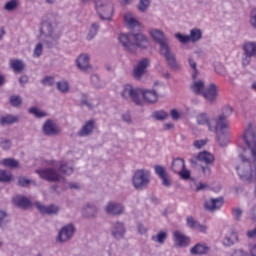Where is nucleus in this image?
<instances>
[{
  "label": "nucleus",
  "instance_id": "f257e3e1",
  "mask_svg": "<svg viewBox=\"0 0 256 256\" xmlns=\"http://www.w3.org/2000/svg\"><path fill=\"white\" fill-rule=\"evenodd\" d=\"M63 18L59 14H51L46 20L41 23L40 39L49 49L55 47L61 38V34L56 33L57 27L61 25Z\"/></svg>",
  "mask_w": 256,
  "mask_h": 256
},
{
  "label": "nucleus",
  "instance_id": "f03ea898",
  "mask_svg": "<svg viewBox=\"0 0 256 256\" xmlns=\"http://www.w3.org/2000/svg\"><path fill=\"white\" fill-rule=\"evenodd\" d=\"M119 43L128 53H137V49L147 51L149 48V40L143 33L131 32L129 34H120Z\"/></svg>",
  "mask_w": 256,
  "mask_h": 256
},
{
  "label": "nucleus",
  "instance_id": "7ed1b4c3",
  "mask_svg": "<svg viewBox=\"0 0 256 256\" xmlns=\"http://www.w3.org/2000/svg\"><path fill=\"white\" fill-rule=\"evenodd\" d=\"M132 185L137 191H143L151 185V171L148 169H138L132 176Z\"/></svg>",
  "mask_w": 256,
  "mask_h": 256
},
{
  "label": "nucleus",
  "instance_id": "20e7f679",
  "mask_svg": "<svg viewBox=\"0 0 256 256\" xmlns=\"http://www.w3.org/2000/svg\"><path fill=\"white\" fill-rule=\"evenodd\" d=\"M96 13L102 21H111L113 17V3L111 0H95Z\"/></svg>",
  "mask_w": 256,
  "mask_h": 256
},
{
  "label": "nucleus",
  "instance_id": "39448f33",
  "mask_svg": "<svg viewBox=\"0 0 256 256\" xmlns=\"http://www.w3.org/2000/svg\"><path fill=\"white\" fill-rule=\"evenodd\" d=\"M122 99L128 101L131 99L136 105L141 107L143 105V100L141 99V88L133 87L131 84H125L121 92Z\"/></svg>",
  "mask_w": 256,
  "mask_h": 256
},
{
  "label": "nucleus",
  "instance_id": "423d86ee",
  "mask_svg": "<svg viewBox=\"0 0 256 256\" xmlns=\"http://www.w3.org/2000/svg\"><path fill=\"white\" fill-rule=\"evenodd\" d=\"M36 173L39 175L40 179L51 183H59V181L63 180V174H61L57 168L49 167L38 169Z\"/></svg>",
  "mask_w": 256,
  "mask_h": 256
},
{
  "label": "nucleus",
  "instance_id": "0eeeda50",
  "mask_svg": "<svg viewBox=\"0 0 256 256\" xmlns=\"http://www.w3.org/2000/svg\"><path fill=\"white\" fill-rule=\"evenodd\" d=\"M242 66L248 67L251 65L252 58L256 59V42L248 41L242 45Z\"/></svg>",
  "mask_w": 256,
  "mask_h": 256
},
{
  "label": "nucleus",
  "instance_id": "6e6552de",
  "mask_svg": "<svg viewBox=\"0 0 256 256\" xmlns=\"http://www.w3.org/2000/svg\"><path fill=\"white\" fill-rule=\"evenodd\" d=\"M149 33L155 43H158L159 53L169 48V38L165 36V33L162 30H159L157 28H151L149 30Z\"/></svg>",
  "mask_w": 256,
  "mask_h": 256
},
{
  "label": "nucleus",
  "instance_id": "1a4fd4ad",
  "mask_svg": "<svg viewBox=\"0 0 256 256\" xmlns=\"http://www.w3.org/2000/svg\"><path fill=\"white\" fill-rule=\"evenodd\" d=\"M75 225L73 223H69L64 225L58 232L56 241L58 243H67V241H71L73 236L75 235Z\"/></svg>",
  "mask_w": 256,
  "mask_h": 256
},
{
  "label": "nucleus",
  "instance_id": "9d476101",
  "mask_svg": "<svg viewBox=\"0 0 256 256\" xmlns=\"http://www.w3.org/2000/svg\"><path fill=\"white\" fill-rule=\"evenodd\" d=\"M149 65H151L149 58H142L133 68L132 77H134L136 81H141V79H143V75L147 73V67H149Z\"/></svg>",
  "mask_w": 256,
  "mask_h": 256
},
{
  "label": "nucleus",
  "instance_id": "9b49d317",
  "mask_svg": "<svg viewBox=\"0 0 256 256\" xmlns=\"http://www.w3.org/2000/svg\"><path fill=\"white\" fill-rule=\"evenodd\" d=\"M160 55L166 59V62L168 63V67L172 71H181V65L179 62H177V58L175 57V54L171 52V47L166 48L165 50H162L160 52Z\"/></svg>",
  "mask_w": 256,
  "mask_h": 256
},
{
  "label": "nucleus",
  "instance_id": "f8f14e48",
  "mask_svg": "<svg viewBox=\"0 0 256 256\" xmlns=\"http://www.w3.org/2000/svg\"><path fill=\"white\" fill-rule=\"evenodd\" d=\"M110 233L116 241H121L125 239V234L127 233V228H125V223L121 221H115L111 224Z\"/></svg>",
  "mask_w": 256,
  "mask_h": 256
},
{
  "label": "nucleus",
  "instance_id": "ddd939ff",
  "mask_svg": "<svg viewBox=\"0 0 256 256\" xmlns=\"http://www.w3.org/2000/svg\"><path fill=\"white\" fill-rule=\"evenodd\" d=\"M219 96V89L217 88V85L215 83L209 84L205 89L204 92H202V97L210 103V105H213L217 101V97Z\"/></svg>",
  "mask_w": 256,
  "mask_h": 256
},
{
  "label": "nucleus",
  "instance_id": "4468645a",
  "mask_svg": "<svg viewBox=\"0 0 256 256\" xmlns=\"http://www.w3.org/2000/svg\"><path fill=\"white\" fill-rule=\"evenodd\" d=\"M104 211L107 215L119 217L125 213V206L119 202H108L104 207Z\"/></svg>",
  "mask_w": 256,
  "mask_h": 256
},
{
  "label": "nucleus",
  "instance_id": "2eb2a0df",
  "mask_svg": "<svg viewBox=\"0 0 256 256\" xmlns=\"http://www.w3.org/2000/svg\"><path fill=\"white\" fill-rule=\"evenodd\" d=\"M42 133L47 137H56L61 133V128L51 119H48L44 122L42 126Z\"/></svg>",
  "mask_w": 256,
  "mask_h": 256
},
{
  "label": "nucleus",
  "instance_id": "dca6fc26",
  "mask_svg": "<svg viewBox=\"0 0 256 256\" xmlns=\"http://www.w3.org/2000/svg\"><path fill=\"white\" fill-rule=\"evenodd\" d=\"M91 57L87 53L80 54L76 59V65L80 71L83 73H91L93 71V67H91Z\"/></svg>",
  "mask_w": 256,
  "mask_h": 256
},
{
  "label": "nucleus",
  "instance_id": "f3484780",
  "mask_svg": "<svg viewBox=\"0 0 256 256\" xmlns=\"http://www.w3.org/2000/svg\"><path fill=\"white\" fill-rule=\"evenodd\" d=\"M99 213V208L93 203H86L81 209V215L84 219H95Z\"/></svg>",
  "mask_w": 256,
  "mask_h": 256
},
{
  "label": "nucleus",
  "instance_id": "a211bd4d",
  "mask_svg": "<svg viewBox=\"0 0 256 256\" xmlns=\"http://www.w3.org/2000/svg\"><path fill=\"white\" fill-rule=\"evenodd\" d=\"M35 207L38 209L41 215H59V211H61V208H59L57 205L51 204L45 206L41 202H36Z\"/></svg>",
  "mask_w": 256,
  "mask_h": 256
},
{
  "label": "nucleus",
  "instance_id": "6ab92c4d",
  "mask_svg": "<svg viewBox=\"0 0 256 256\" xmlns=\"http://www.w3.org/2000/svg\"><path fill=\"white\" fill-rule=\"evenodd\" d=\"M95 119H90L84 122L81 129L77 132L78 137H89L95 131Z\"/></svg>",
  "mask_w": 256,
  "mask_h": 256
},
{
  "label": "nucleus",
  "instance_id": "aec40b11",
  "mask_svg": "<svg viewBox=\"0 0 256 256\" xmlns=\"http://www.w3.org/2000/svg\"><path fill=\"white\" fill-rule=\"evenodd\" d=\"M173 240H174L175 246L179 248L189 247L191 243V238H189V236L183 234L180 231L173 232Z\"/></svg>",
  "mask_w": 256,
  "mask_h": 256
},
{
  "label": "nucleus",
  "instance_id": "412c9836",
  "mask_svg": "<svg viewBox=\"0 0 256 256\" xmlns=\"http://www.w3.org/2000/svg\"><path fill=\"white\" fill-rule=\"evenodd\" d=\"M212 127L210 131H214L215 133H223L227 131V118H223V116H218V118H213Z\"/></svg>",
  "mask_w": 256,
  "mask_h": 256
},
{
  "label": "nucleus",
  "instance_id": "4be33fe9",
  "mask_svg": "<svg viewBox=\"0 0 256 256\" xmlns=\"http://www.w3.org/2000/svg\"><path fill=\"white\" fill-rule=\"evenodd\" d=\"M225 199L223 197L211 198L210 201L205 202L204 207L206 211H217L223 207Z\"/></svg>",
  "mask_w": 256,
  "mask_h": 256
},
{
  "label": "nucleus",
  "instance_id": "5701e85b",
  "mask_svg": "<svg viewBox=\"0 0 256 256\" xmlns=\"http://www.w3.org/2000/svg\"><path fill=\"white\" fill-rule=\"evenodd\" d=\"M140 95H142L143 99H145L147 103H157V101H159V94H157V90H155V88L152 90L141 88Z\"/></svg>",
  "mask_w": 256,
  "mask_h": 256
},
{
  "label": "nucleus",
  "instance_id": "b1692460",
  "mask_svg": "<svg viewBox=\"0 0 256 256\" xmlns=\"http://www.w3.org/2000/svg\"><path fill=\"white\" fill-rule=\"evenodd\" d=\"M197 125H206L208 130L211 131L213 129V118L209 117V114L203 112L196 116Z\"/></svg>",
  "mask_w": 256,
  "mask_h": 256
},
{
  "label": "nucleus",
  "instance_id": "393cba45",
  "mask_svg": "<svg viewBox=\"0 0 256 256\" xmlns=\"http://www.w3.org/2000/svg\"><path fill=\"white\" fill-rule=\"evenodd\" d=\"M186 222L190 229H194V231H199L200 233H207V226L200 224L193 216H188Z\"/></svg>",
  "mask_w": 256,
  "mask_h": 256
},
{
  "label": "nucleus",
  "instance_id": "a878e982",
  "mask_svg": "<svg viewBox=\"0 0 256 256\" xmlns=\"http://www.w3.org/2000/svg\"><path fill=\"white\" fill-rule=\"evenodd\" d=\"M13 205L20 209H29L31 207V200L25 196H16L12 199Z\"/></svg>",
  "mask_w": 256,
  "mask_h": 256
},
{
  "label": "nucleus",
  "instance_id": "bb28decb",
  "mask_svg": "<svg viewBox=\"0 0 256 256\" xmlns=\"http://www.w3.org/2000/svg\"><path fill=\"white\" fill-rule=\"evenodd\" d=\"M124 22L126 23L127 27H129V29H131L132 31L133 29H137V31L141 29V24L139 23V21H137V19H135V17L131 13H127L124 15Z\"/></svg>",
  "mask_w": 256,
  "mask_h": 256
},
{
  "label": "nucleus",
  "instance_id": "cd10ccee",
  "mask_svg": "<svg viewBox=\"0 0 256 256\" xmlns=\"http://www.w3.org/2000/svg\"><path fill=\"white\" fill-rule=\"evenodd\" d=\"M190 91L194 93V95H202L205 91V81L203 80H194L190 84Z\"/></svg>",
  "mask_w": 256,
  "mask_h": 256
},
{
  "label": "nucleus",
  "instance_id": "c85d7f7f",
  "mask_svg": "<svg viewBox=\"0 0 256 256\" xmlns=\"http://www.w3.org/2000/svg\"><path fill=\"white\" fill-rule=\"evenodd\" d=\"M9 66L14 73H23V71H25V62H23V60L21 59H17V58L11 59Z\"/></svg>",
  "mask_w": 256,
  "mask_h": 256
},
{
  "label": "nucleus",
  "instance_id": "c756f323",
  "mask_svg": "<svg viewBox=\"0 0 256 256\" xmlns=\"http://www.w3.org/2000/svg\"><path fill=\"white\" fill-rule=\"evenodd\" d=\"M170 169L173 173H181L185 169V160L181 157L174 158L171 162Z\"/></svg>",
  "mask_w": 256,
  "mask_h": 256
},
{
  "label": "nucleus",
  "instance_id": "7c9ffc66",
  "mask_svg": "<svg viewBox=\"0 0 256 256\" xmlns=\"http://www.w3.org/2000/svg\"><path fill=\"white\" fill-rule=\"evenodd\" d=\"M198 159L205 165H213L215 163V156L208 151H202L198 153Z\"/></svg>",
  "mask_w": 256,
  "mask_h": 256
},
{
  "label": "nucleus",
  "instance_id": "2f4dec72",
  "mask_svg": "<svg viewBox=\"0 0 256 256\" xmlns=\"http://www.w3.org/2000/svg\"><path fill=\"white\" fill-rule=\"evenodd\" d=\"M191 255H206L209 253V248L206 244L198 243L190 249Z\"/></svg>",
  "mask_w": 256,
  "mask_h": 256
},
{
  "label": "nucleus",
  "instance_id": "473e14b6",
  "mask_svg": "<svg viewBox=\"0 0 256 256\" xmlns=\"http://www.w3.org/2000/svg\"><path fill=\"white\" fill-rule=\"evenodd\" d=\"M236 171H237L240 179H243L244 181H251V179H253V174H251L249 171L245 170L244 165L237 166Z\"/></svg>",
  "mask_w": 256,
  "mask_h": 256
},
{
  "label": "nucleus",
  "instance_id": "72a5a7b5",
  "mask_svg": "<svg viewBox=\"0 0 256 256\" xmlns=\"http://www.w3.org/2000/svg\"><path fill=\"white\" fill-rule=\"evenodd\" d=\"M188 37L190 39V43H197L203 38V32L199 28H193L190 30V35H188Z\"/></svg>",
  "mask_w": 256,
  "mask_h": 256
},
{
  "label": "nucleus",
  "instance_id": "f704fd0d",
  "mask_svg": "<svg viewBox=\"0 0 256 256\" xmlns=\"http://www.w3.org/2000/svg\"><path fill=\"white\" fill-rule=\"evenodd\" d=\"M10 223L9 213L5 210H0V229H7Z\"/></svg>",
  "mask_w": 256,
  "mask_h": 256
},
{
  "label": "nucleus",
  "instance_id": "c9c22d12",
  "mask_svg": "<svg viewBox=\"0 0 256 256\" xmlns=\"http://www.w3.org/2000/svg\"><path fill=\"white\" fill-rule=\"evenodd\" d=\"M218 145L227 147L229 145V131L220 132L217 136Z\"/></svg>",
  "mask_w": 256,
  "mask_h": 256
},
{
  "label": "nucleus",
  "instance_id": "e433bc0d",
  "mask_svg": "<svg viewBox=\"0 0 256 256\" xmlns=\"http://www.w3.org/2000/svg\"><path fill=\"white\" fill-rule=\"evenodd\" d=\"M19 121V117L13 115H5L0 117V125H13V123H17Z\"/></svg>",
  "mask_w": 256,
  "mask_h": 256
},
{
  "label": "nucleus",
  "instance_id": "4c0bfd02",
  "mask_svg": "<svg viewBox=\"0 0 256 256\" xmlns=\"http://www.w3.org/2000/svg\"><path fill=\"white\" fill-rule=\"evenodd\" d=\"M167 231L166 230H161L157 235H153L151 237V239L155 242V243H159V245H163V243H165V241H167Z\"/></svg>",
  "mask_w": 256,
  "mask_h": 256
},
{
  "label": "nucleus",
  "instance_id": "58836bf2",
  "mask_svg": "<svg viewBox=\"0 0 256 256\" xmlns=\"http://www.w3.org/2000/svg\"><path fill=\"white\" fill-rule=\"evenodd\" d=\"M1 163L4 167H8V169H17L19 167V161L15 158H5Z\"/></svg>",
  "mask_w": 256,
  "mask_h": 256
},
{
  "label": "nucleus",
  "instance_id": "ea45409f",
  "mask_svg": "<svg viewBox=\"0 0 256 256\" xmlns=\"http://www.w3.org/2000/svg\"><path fill=\"white\" fill-rule=\"evenodd\" d=\"M248 23L250 27L256 31V7L249 11Z\"/></svg>",
  "mask_w": 256,
  "mask_h": 256
},
{
  "label": "nucleus",
  "instance_id": "a19ab883",
  "mask_svg": "<svg viewBox=\"0 0 256 256\" xmlns=\"http://www.w3.org/2000/svg\"><path fill=\"white\" fill-rule=\"evenodd\" d=\"M56 87H57V90L60 92V93H69V89H70V86H69V82L65 81V80H62V81H58L56 83Z\"/></svg>",
  "mask_w": 256,
  "mask_h": 256
},
{
  "label": "nucleus",
  "instance_id": "79ce46f5",
  "mask_svg": "<svg viewBox=\"0 0 256 256\" xmlns=\"http://www.w3.org/2000/svg\"><path fill=\"white\" fill-rule=\"evenodd\" d=\"M9 103L12 107H21V105H23V98H21L20 95H11Z\"/></svg>",
  "mask_w": 256,
  "mask_h": 256
},
{
  "label": "nucleus",
  "instance_id": "37998d69",
  "mask_svg": "<svg viewBox=\"0 0 256 256\" xmlns=\"http://www.w3.org/2000/svg\"><path fill=\"white\" fill-rule=\"evenodd\" d=\"M91 83L95 89H103L105 87V83L101 81V78L97 74L91 76Z\"/></svg>",
  "mask_w": 256,
  "mask_h": 256
},
{
  "label": "nucleus",
  "instance_id": "c03bdc74",
  "mask_svg": "<svg viewBox=\"0 0 256 256\" xmlns=\"http://www.w3.org/2000/svg\"><path fill=\"white\" fill-rule=\"evenodd\" d=\"M152 117L156 121H165V119H167V117H169V114L167 112H165V110H158L152 114Z\"/></svg>",
  "mask_w": 256,
  "mask_h": 256
},
{
  "label": "nucleus",
  "instance_id": "a18cd8bd",
  "mask_svg": "<svg viewBox=\"0 0 256 256\" xmlns=\"http://www.w3.org/2000/svg\"><path fill=\"white\" fill-rule=\"evenodd\" d=\"M17 7H19V0H10L6 2L4 5L5 11H9V12L15 11Z\"/></svg>",
  "mask_w": 256,
  "mask_h": 256
},
{
  "label": "nucleus",
  "instance_id": "49530a36",
  "mask_svg": "<svg viewBox=\"0 0 256 256\" xmlns=\"http://www.w3.org/2000/svg\"><path fill=\"white\" fill-rule=\"evenodd\" d=\"M98 32H99V24H97L95 22L92 23L90 26V30H89L87 39L89 41H91V39L95 38V35H97Z\"/></svg>",
  "mask_w": 256,
  "mask_h": 256
},
{
  "label": "nucleus",
  "instance_id": "de8ad7c7",
  "mask_svg": "<svg viewBox=\"0 0 256 256\" xmlns=\"http://www.w3.org/2000/svg\"><path fill=\"white\" fill-rule=\"evenodd\" d=\"M13 179V175L6 170H0V183H9Z\"/></svg>",
  "mask_w": 256,
  "mask_h": 256
},
{
  "label": "nucleus",
  "instance_id": "09e8293b",
  "mask_svg": "<svg viewBox=\"0 0 256 256\" xmlns=\"http://www.w3.org/2000/svg\"><path fill=\"white\" fill-rule=\"evenodd\" d=\"M29 113H30V115H34L38 119H41L43 117H47V113L39 110V108H37V107H31L29 109Z\"/></svg>",
  "mask_w": 256,
  "mask_h": 256
},
{
  "label": "nucleus",
  "instance_id": "8fccbe9b",
  "mask_svg": "<svg viewBox=\"0 0 256 256\" xmlns=\"http://www.w3.org/2000/svg\"><path fill=\"white\" fill-rule=\"evenodd\" d=\"M31 183H33V180H31V179H28L23 176L18 177L17 185L19 187H29V185H31Z\"/></svg>",
  "mask_w": 256,
  "mask_h": 256
},
{
  "label": "nucleus",
  "instance_id": "3c124183",
  "mask_svg": "<svg viewBox=\"0 0 256 256\" xmlns=\"http://www.w3.org/2000/svg\"><path fill=\"white\" fill-rule=\"evenodd\" d=\"M232 114L233 108L231 106H225L222 108V113L220 114V117H223L224 119H229Z\"/></svg>",
  "mask_w": 256,
  "mask_h": 256
},
{
  "label": "nucleus",
  "instance_id": "603ef678",
  "mask_svg": "<svg viewBox=\"0 0 256 256\" xmlns=\"http://www.w3.org/2000/svg\"><path fill=\"white\" fill-rule=\"evenodd\" d=\"M149 5H151V0H140L137 7L142 13H145L149 9Z\"/></svg>",
  "mask_w": 256,
  "mask_h": 256
},
{
  "label": "nucleus",
  "instance_id": "864d4df0",
  "mask_svg": "<svg viewBox=\"0 0 256 256\" xmlns=\"http://www.w3.org/2000/svg\"><path fill=\"white\" fill-rule=\"evenodd\" d=\"M60 171L61 173H64V175H71V173H73V166L69 163L62 164L60 166Z\"/></svg>",
  "mask_w": 256,
  "mask_h": 256
},
{
  "label": "nucleus",
  "instance_id": "5fc2aeb1",
  "mask_svg": "<svg viewBox=\"0 0 256 256\" xmlns=\"http://www.w3.org/2000/svg\"><path fill=\"white\" fill-rule=\"evenodd\" d=\"M232 215L235 221H241V217H243V210H241V208H233Z\"/></svg>",
  "mask_w": 256,
  "mask_h": 256
},
{
  "label": "nucleus",
  "instance_id": "6e6d98bb",
  "mask_svg": "<svg viewBox=\"0 0 256 256\" xmlns=\"http://www.w3.org/2000/svg\"><path fill=\"white\" fill-rule=\"evenodd\" d=\"M154 171H155L156 175H158V177H163V176L167 175V170H165V167H163L161 165H155Z\"/></svg>",
  "mask_w": 256,
  "mask_h": 256
},
{
  "label": "nucleus",
  "instance_id": "4d7b16f0",
  "mask_svg": "<svg viewBox=\"0 0 256 256\" xmlns=\"http://www.w3.org/2000/svg\"><path fill=\"white\" fill-rule=\"evenodd\" d=\"M175 37H176V39H178V41L180 43H183V44L191 43V40L189 39V35H183L181 33H176Z\"/></svg>",
  "mask_w": 256,
  "mask_h": 256
},
{
  "label": "nucleus",
  "instance_id": "13d9d810",
  "mask_svg": "<svg viewBox=\"0 0 256 256\" xmlns=\"http://www.w3.org/2000/svg\"><path fill=\"white\" fill-rule=\"evenodd\" d=\"M43 55V44L38 43L34 48L33 57H41Z\"/></svg>",
  "mask_w": 256,
  "mask_h": 256
},
{
  "label": "nucleus",
  "instance_id": "bf43d9fd",
  "mask_svg": "<svg viewBox=\"0 0 256 256\" xmlns=\"http://www.w3.org/2000/svg\"><path fill=\"white\" fill-rule=\"evenodd\" d=\"M178 175L180 179H184V181H187V179H191V172L189 170H185V168L178 172Z\"/></svg>",
  "mask_w": 256,
  "mask_h": 256
},
{
  "label": "nucleus",
  "instance_id": "052dcab7",
  "mask_svg": "<svg viewBox=\"0 0 256 256\" xmlns=\"http://www.w3.org/2000/svg\"><path fill=\"white\" fill-rule=\"evenodd\" d=\"M207 145V140H195L193 142V147L195 149H203Z\"/></svg>",
  "mask_w": 256,
  "mask_h": 256
},
{
  "label": "nucleus",
  "instance_id": "680f3d73",
  "mask_svg": "<svg viewBox=\"0 0 256 256\" xmlns=\"http://www.w3.org/2000/svg\"><path fill=\"white\" fill-rule=\"evenodd\" d=\"M42 85H46L48 87H51L55 83V79L51 76H47L44 79L41 80Z\"/></svg>",
  "mask_w": 256,
  "mask_h": 256
},
{
  "label": "nucleus",
  "instance_id": "e2e57ef3",
  "mask_svg": "<svg viewBox=\"0 0 256 256\" xmlns=\"http://www.w3.org/2000/svg\"><path fill=\"white\" fill-rule=\"evenodd\" d=\"M11 145H12L11 140L6 139L0 142V147L4 149V151H8V149H11Z\"/></svg>",
  "mask_w": 256,
  "mask_h": 256
},
{
  "label": "nucleus",
  "instance_id": "0e129e2a",
  "mask_svg": "<svg viewBox=\"0 0 256 256\" xmlns=\"http://www.w3.org/2000/svg\"><path fill=\"white\" fill-rule=\"evenodd\" d=\"M207 189H209V184L207 183H203V182H199L196 186L195 191L199 192V191H207Z\"/></svg>",
  "mask_w": 256,
  "mask_h": 256
},
{
  "label": "nucleus",
  "instance_id": "69168bd1",
  "mask_svg": "<svg viewBox=\"0 0 256 256\" xmlns=\"http://www.w3.org/2000/svg\"><path fill=\"white\" fill-rule=\"evenodd\" d=\"M199 161H201V158H199V154H197V156H194L189 160L191 167L194 168L199 166Z\"/></svg>",
  "mask_w": 256,
  "mask_h": 256
},
{
  "label": "nucleus",
  "instance_id": "338daca9",
  "mask_svg": "<svg viewBox=\"0 0 256 256\" xmlns=\"http://www.w3.org/2000/svg\"><path fill=\"white\" fill-rule=\"evenodd\" d=\"M160 179L164 187H171V180H169V177L167 176V174L164 176H160Z\"/></svg>",
  "mask_w": 256,
  "mask_h": 256
},
{
  "label": "nucleus",
  "instance_id": "774afa93",
  "mask_svg": "<svg viewBox=\"0 0 256 256\" xmlns=\"http://www.w3.org/2000/svg\"><path fill=\"white\" fill-rule=\"evenodd\" d=\"M210 164H206L204 166H201V170L203 175L205 176H209L211 175V166H209Z\"/></svg>",
  "mask_w": 256,
  "mask_h": 256
}]
</instances>
